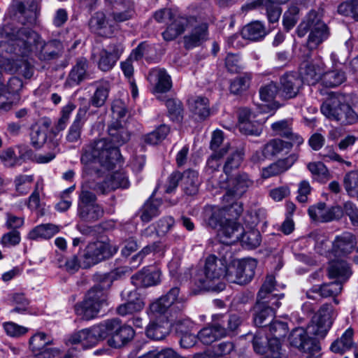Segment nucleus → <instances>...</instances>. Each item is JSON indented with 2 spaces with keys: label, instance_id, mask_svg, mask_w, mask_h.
Masks as SVG:
<instances>
[{
  "label": "nucleus",
  "instance_id": "obj_1",
  "mask_svg": "<svg viewBox=\"0 0 358 358\" xmlns=\"http://www.w3.org/2000/svg\"><path fill=\"white\" fill-rule=\"evenodd\" d=\"M0 35L8 38L15 50L22 56L34 53L41 61H50L59 57L62 44L57 40L43 41L34 31L27 27L16 29L10 24L0 29Z\"/></svg>",
  "mask_w": 358,
  "mask_h": 358
},
{
  "label": "nucleus",
  "instance_id": "obj_2",
  "mask_svg": "<svg viewBox=\"0 0 358 358\" xmlns=\"http://www.w3.org/2000/svg\"><path fill=\"white\" fill-rule=\"evenodd\" d=\"M180 289L175 287L150 305L149 314L155 320L146 328V335L153 340H162L185 308V299L179 296Z\"/></svg>",
  "mask_w": 358,
  "mask_h": 358
},
{
  "label": "nucleus",
  "instance_id": "obj_3",
  "mask_svg": "<svg viewBox=\"0 0 358 358\" xmlns=\"http://www.w3.org/2000/svg\"><path fill=\"white\" fill-rule=\"evenodd\" d=\"M110 141L101 138L92 142L84 148L81 162L89 164L97 161L101 166L112 169L122 161V155L118 148L129 140V133L119 122H113L108 127Z\"/></svg>",
  "mask_w": 358,
  "mask_h": 358
},
{
  "label": "nucleus",
  "instance_id": "obj_4",
  "mask_svg": "<svg viewBox=\"0 0 358 358\" xmlns=\"http://www.w3.org/2000/svg\"><path fill=\"white\" fill-rule=\"evenodd\" d=\"M228 145H224L218 152H215L208 159L204 170L205 176L213 183L217 185L225 190L222 195L223 201H237L247 192L248 189L253 185V180L245 173L236 175L233 180L227 184L224 180H220V167L222 164V158L227 153Z\"/></svg>",
  "mask_w": 358,
  "mask_h": 358
},
{
  "label": "nucleus",
  "instance_id": "obj_5",
  "mask_svg": "<svg viewBox=\"0 0 358 358\" xmlns=\"http://www.w3.org/2000/svg\"><path fill=\"white\" fill-rule=\"evenodd\" d=\"M188 27H191V30L183 37L184 46L186 49L199 47L208 39V23L206 18L201 15L179 14L162 32V37L166 41H173L183 34Z\"/></svg>",
  "mask_w": 358,
  "mask_h": 358
},
{
  "label": "nucleus",
  "instance_id": "obj_6",
  "mask_svg": "<svg viewBox=\"0 0 358 358\" xmlns=\"http://www.w3.org/2000/svg\"><path fill=\"white\" fill-rule=\"evenodd\" d=\"M284 287V285L276 283L273 275L266 276L258 292L257 303L254 307V322L256 326L266 327L267 322L273 320L275 310L281 305L280 300L284 297V294L275 292Z\"/></svg>",
  "mask_w": 358,
  "mask_h": 358
},
{
  "label": "nucleus",
  "instance_id": "obj_7",
  "mask_svg": "<svg viewBox=\"0 0 358 358\" xmlns=\"http://www.w3.org/2000/svg\"><path fill=\"white\" fill-rule=\"evenodd\" d=\"M227 267L224 259H219L214 255H209L205 260L203 268L198 270L192 278L195 292L203 290L220 292L224 290L225 284L220 279L224 274L227 277Z\"/></svg>",
  "mask_w": 358,
  "mask_h": 358
},
{
  "label": "nucleus",
  "instance_id": "obj_8",
  "mask_svg": "<svg viewBox=\"0 0 358 358\" xmlns=\"http://www.w3.org/2000/svg\"><path fill=\"white\" fill-rule=\"evenodd\" d=\"M309 33L307 41V52L306 57H311V50L316 49L329 36V31L327 24L322 21L320 15L315 10L310 11L296 29L299 37H303Z\"/></svg>",
  "mask_w": 358,
  "mask_h": 358
},
{
  "label": "nucleus",
  "instance_id": "obj_9",
  "mask_svg": "<svg viewBox=\"0 0 358 358\" xmlns=\"http://www.w3.org/2000/svg\"><path fill=\"white\" fill-rule=\"evenodd\" d=\"M107 301L108 291L100 285H95L88 291L83 301L75 306L76 313L83 320H92L103 306H107Z\"/></svg>",
  "mask_w": 358,
  "mask_h": 358
},
{
  "label": "nucleus",
  "instance_id": "obj_10",
  "mask_svg": "<svg viewBox=\"0 0 358 358\" xmlns=\"http://www.w3.org/2000/svg\"><path fill=\"white\" fill-rule=\"evenodd\" d=\"M322 113L331 120L343 126L354 125L358 123V113L346 103H342L338 98L331 97L321 106Z\"/></svg>",
  "mask_w": 358,
  "mask_h": 358
},
{
  "label": "nucleus",
  "instance_id": "obj_11",
  "mask_svg": "<svg viewBox=\"0 0 358 358\" xmlns=\"http://www.w3.org/2000/svg\"><path fill=\"white\" fill-rule=\"evenodd\" d=\"M243 210L242 203H232L227 213L228 218L217 228V235L222 243L231 245L238 241L243 234L244 227L236 221Z\"/></svg>",
  "mask_w": 358,
  "mask_h": 358
},
{
  "label": "nucleus",
  "instance_id": "obj_12",
  "mask_svg": "<svg viewBox=\"0 0 358 358\" xmlns=\"http://www.w3.org/2000/svg\"><path fill=\"white\" fill-rule=\"evenodd\" d=\"M117 248L108 241H96L89 243L85 247L83 255V268H89L102 261L112 257Z\"/></svg>",
  "mask_w": 358,
  "mask_h": 358
},
{
  "label": "nucleus",
  "instance_id": "obj_13",
  "mask_svg": "<svg viewBox=\"0 0 358 358\" xmlns=\"http://www.w3.org/2000/svg\"><path fill=\"white\" fill-rule=\"evenodd\" d=\"M257 262L253 259L235 260L227 270V280L232 283L246 284L255 275Z\"/></svg>",
  "mask_w": 358,
  "mask_h": 358
},
{
  "label": "nucleus",
  "instance_id": "obj_14",
  "mask_svg": "<svg viewBox=\"0 0 358 358\" xmlns=\"http://www.w3.org/2000/svg\"><path fill=\"white\" fill-rule=\"evenodd\" d=\"M124 51L122 43H111L105 48H102L96 59L98 69L103 72L110 71L116 65Z\"/></svg>",
  "mask_w": 358,
  "mask_h": 358
},
{
  "label": "nucleus",
  "instance_id": "obj_15",
  "mask_svg": "<svg viewBox=\"0 0 358 358\" xmlns=\"http://www.w3.org/2000/svg\"><path fill=\"white\" fill-rule=\"evenodd\" d=\"M28 344L34 358H52L59 352L56 348H46L54 344L53 339L43 331H37L32 335Z\"/></svg>",
  "mask_w": 358,
  "mask_h": 358
},
{
  "label": "nucleus",
  "instance_id": "obj_16",
  "mask_svg": "<svg viewBox=\"0 0 358 358\" xmlns=\"http://www.w3.org/2000/svg\"><path fill=\"white\" fill-rule=\"evenodd\" d=\"M333 308L330 304L323 305L313 316L308 325L309 332L315 336L324 338L332 324Z\"/></svg>",
  "mask_w": 358,
  "mask_h": 358
},
{
  "label": "nucleus",
  "instance_id": "obj_17",
  "mask_svg": "<svg viewBox=\"0 0 358 358\" xmlns=\"http://www.w3.org/2000/svg\"><path fill=\"white\" fill-rule=\"evenodd\" d=\"M289 342L291 347L301 352H319L321 349L318 342L310 337L302 327L295 328L292 331Z\"/></svg>",
  "mask_w": 358,
  "mask_h": 358
},
{
  "label": "nucleus",
  "instance_id": "obj_18",
  "mask_svg": "<svg viewBox=\"0 0 358 358\" xmlns=\"http://www.w3.org/2000/svg\"><path fill=\"white\" fill-rule=\"evenodd\" d=\"M268 330L270 332L268 335L269 336L268 350L270 355L273 358H280L281 356L280 339L285 337L288 332L287 324L276 320L270 324Z\"/></svg>",
  "mask_w": 358,
  "mask_h": 358
},
{
  "label": "nucleus",
  "instance_id": "obj_19",
  "mask_svg": "<svg viewBox=\"0 0 358 358\" xmlns=\"http://www.w3.org/2000/svg\"><path fill=\"white\" fill-rule=\"evenodd\" d=\"M308 214L314 221L327 222L340 219L343 210L338 205L327 207L325 203H317L308 208Z\"/></svg>",
  "mask_w": 358,
  "mask_h": 358
},
{
  "label": "nucleus",
  "instance_id": "obj_20",
  "mask_svg": "<svg viewBox=\"0 0 358 358\" xmlns=\"http://www.w3.org/2000/svg\"><path fill=\"white\" fill-rule=\"evenodd\" d=\"M303 85L296 72H287L280 78L279 95L285 99L295 98Z\"/></svg>",
  "mask_w": 358,
  "mask_h": 358
},
{
  "label": "nucleus",
  "instance_id": "obj_21",
  "mask_svg": "<svg viewBox=\"0 0 358 358\" xmlns=\"http://www.w3.org/2000/svg\"><path fill=\"white\" fill-rule=\"evenodd\" d=\"M232 203L227 205L207 204L203 209V217L206 224L213 229H217L228 218L227 213Z\"/></svg>",
  "mask_w": 358,
  "mask_h": 358
},
{
  "label": "nucleus",
  "instance_id": "obj_22",
  "mask_svg": "<svg viewBox=\"0 0 358 358\" xmlns=\"http://www.w3.org/2000/svg\"><path fill=\"white\" fill-rule=\"evenodd\" d=\"M152 86V92L155 94L166 93L172 88V80L164 69H152L147 77Z\"/></svg>",
  "mask_w": 358,
  "mask_h": 358
},
{
  "label": "nucleus",
  "instance_id": "obj_23",
  "mask_svg": "<svg viewBox=\"0 0 358 358\" xmlns=\"http://www.w3.org/2000/svg\"><path fill=\"white\" fill-rule=\"evenodd\" d=\"M162 271L154 266L144 267L132 275L131 282L136 287L156 286L161 282Z\"/></svg>",
  "mask_w": 358,
  "mask_h": 358
},
{
  "label": "nucleus",
  "instance_id": "obj_24",
  "mask_svg": "<svg viewBox=\"0 0 358 358\" xmlns=\"http://www.w3.org/2000/svg\"><path fill=\"white\" fill-rule=\"evenodd\" d=\"M293 146L291 142L284 141L275 138L265 144L261 151H256L252 156V161L260 162L265 158L271 157L280 154L285 150H289Z\"/></svg>",
  "mask_w": 358,
  "mask_h": 358
},
{
  "label": "nucleus",
  "instance_id": "obj_25",
  "mask_svg": "<svg viewBox=\"0 0 358 358\" xmlns=\"http://www.w3.org/2000/svg\"><path fill=\"white\" fill-rule=\"evenodd\" d=\"M130 186L128 176L123 171H117L107 177L102 182L96 185V192L107 194L117 188L127 189Z\"/></svg>",
  "mask_w": 358,
  "mask_h": 358
},
{
  "label": "nucleus",
  "instance_id": "obj_26",
  "mask_svg": "<svg viewBox=\"0 0 358 358\" xmlns=\"http://www.w3.org/2000/svg\"><path fill=\"white\" fill-rule=\"evenodd\" d=\"M91 31L102 37H111L116 29L115 26L107 20L103 13H96L90 20Z\"/></svg>",
  "mask_w": 358,
  "mask_h": 358
},
{
  "label": "nucleus",
  "instance_id": "obj_27",
  "mask_svg": "<svg viewBox=\"0 0 358 358\" xmlns=\"http://www.w3.org/2000/svg\"><path fill=\"white\" fill-rule=\"evenodd\" d=\"M175 326L177 332L181 334L180 344L182 348H189L196 344L198 337L189 332L194 326L189 319H180L178 317Z\"/></svg>",
  "mask_w": 358,
  "mask_h": 358
},
{
  "label": "nucleus",
  "instance_id": "obj_28",
  "mask_svg": "<svg viewBox=\"0 0 358 358\" xmlns=\"http://www.w3.org/2000/svg\"><path fill=\"white\" fill-rule=\"evenodd\" d=\"M254 115L250 111L244 108L240 111L238 116V128L241 133L246 135L259 136L261 133L262 121L253 120Z\"/></svg>",
  "mask_w": 358,
  "mask_h": 358
},
{
  "label": "nucleus",
  "instance_id": "obj_29",
  "mask_svg": "<svg viewBox=\"0 0 358 358\" xmlns=\"http://www.w3.org/2000/svg\"><path fill=\"white\" fill-rule=\"evenodd\" d=\"M197 337L203 344L210 345L220 338L226 337V331L220 326L213 315L211 324L201 329L197 334Z\"/></svg>",
  "mask_w": 358,
  "mask_h": 358
},
{
  "label": "nucleus",
  "instance_id": "obj_30",
  "mask_svg": "<svg viewBox=\"0 0 358 358\" xmlns=\"http://www.w3.org/2000/svg\"><path fill=\"white\" fill-rule=\"evenodd\" d=\"M297 159L298 155L296 154H292L286 158L278 159L262 169V176L264 178H268L280 175L290 169Z\"/></svg>",
  "mask_w": 358,
  "mask_h": 358
},
{
  "label": "nucleus",
  "instance_id": "obj_31",
  "mask_svg": "<svg viewBox=\"0 0 358 358\" xmlns=\"http://www.w3.org/2000/svg\"><path fill=\"white\" fill-rule=\"evenodd\" d=\"M356 244V237L352 233L345 231L335 238L333 252L336 256H345L352 252Z\"/></svg>",
  "mask_w": 358,
  "mask_h": 358
},
{
  "label": "nucleus",
  "instance_id": "obj_32",
  "mask_svg": "<svg viewBox=\"0 0 358 358\" xmlns=\"http://www.w3.org/2000/svg\"><path fill=\"white\" fill-rule=\"evenodd\" d=\"M271 129L275 135L289 138L292 143L300 145L303 138L292 131V120L285 119L275 122L271 124Z\"/></svg>",
  "mask_w": 358,
  "mask_h": 358
},
{
  "label": "nucleus",
  "instance_id": "obj_33",
  "mask_svg": "<svg viewBox=\"0 0 358 358\" xmlns=\"http://www.w3.org/2000/svg\"><path fill=\"white\" fill-rule=\"evenodd\" d=\"M304 57L306 59L301 64L299 76L302 83L304 82L308 85H315L322 79V69L318 64L308 62L306 55Z\"/></svg>",
  "mask_w": 358,
  "mask_h": 358
},
{
  "label": "nucleus",
  "instance_id": "obj_34",
  "mask_svg": "<svg viewBox=\"0 0 358 358\" xmlns=\"http://www.w3.org/2000/svg\"><path fill=\"white\" fill-rule=\"evenodd\" d=\"M66 343L67 345H80L82 349L94 346L97 343V341L94 334L93 327L90 329H82L71 334L66 339Z\"/></svg>",
  "mask_w": 358,
  "mask_h": 358
},
{
  "label": "nucleus",
  "instance_id": "obj_35",
  "mask_svg": "<svg viewBox=\"0 0 358 358\" xmlns=\"http://www.w3.org/2000/svg\"><path fill=\"white\" fill-rule=\"evenodd\" d=\"M136 294H137L136 291H123L122 292V296L123 298L127 296L128 298V301L127 303L120 305L117 308V313L120 315L126 316L128 315H132L141 311L143 308L144 303L141 299H132V296H136Z\"/></svg>",
  "mask_w": 358,
  "mask_h": 358
},
{
  "label": "nucleus",
  "instance_id": "obj_36",
  "mask_svg": "<svg viewBox=\"0 0 358 358\" xmlns=\"http://www.w3.org/2000/svg\"><path fill=\"white\" fill-rule=\"evenodd\" d=\"M87 107L80 108L78 110L76 117L68 130L66 136L67 141L75 143L80 138L82 129L87 120Z\"/></svg>",
  "mask_w": 358,
  "mask_h": 358
},
{
  "label": "nucleus",
  "instance_id": "obj_37",
  "mask_svg": "<svg viewBox=\"0 0 358 358\" xmlns=\"http://www.w3.org/2000/svg\"><path fill=\"white\" fill-rule=\"evenodd\" d=\"M120 325L121 322L118 318H113L107 320L98 325L93 326L94 334L96 336V341L98 342L108 336L113 338Z\"/></svg>",
  "mask_w": 358,
  "mask_h": 358
},
{
  "label": "nucleus",
  "instance_id": "obj_38",
  "mask_svg": "<svg viewBox=\"0 0 358 358\" xmlns=\"http://www.w3.org/2000/svg\"><path fill=\"white\" fill-rule=\"evenodd\" d=\"M182 187L184 193L188 196L196 195L200 185L199 173L196 171L188 169L182 173Z\"/></svg>",
  "mask_w": 358,
  "mask_h": 358
},
{
  "label": "nucleus",
  "instance_id": "obj_39",
  "mask_svg": "<svg viewBox=\"0 0 358 358\" xmlns=\"http://www.w3.org/2000/svg\"><path fill=\"white\" fill-rule=\"evenodd\" d=\"M60 231L58 225L48 223L34 227L27 234L29 240L50 239Z\"/></svg>",
  "mask_w": 358,
  "mask_h": 358
},
{
  "label": "nucleus",
  "instance_id": "obj_40",
  "mask_svg": "<svg viewBox=\"0 0 358 358\" xmlns=\"http://www.w3.org/2000/svg\"><path fill=\"white\" fill-rule=\"evenodd\" d=\"M267 34L264 24L260 21L252 22L242 29L241 35L243 38L257 41L264 38Z\"/></svg>",
  "mask_w": 358,
  "mask_h": 358
},
{
  "label": "nucleus",
  "instance_id": "obj_41",
  "mask_svg": "<svg viewBox=\"0 0 358 358\" xmlns=\"http://www.w3.org/2000/svg\"><path fill=\"white\" fill-rule=\"evenodd\" d=\"M87 67V60L83 57L79 58L70 71L66 83L70 86L80 84L86 78Z\"/></svg>",
  "mask_w": 358,
  "mask_h": 358
},
{
  "label": "nucleus",
  "instance_id": "obj_42",
  "mask_svg": "<svg viewBox=\"0 0 358 358\" xmlns=\"http://www.w3.org/2000/svg\"><path fill=\"white\" fill-rule=\"evenodd\" d=\"M79 216L86 221H94L103 215V209L97 203H78Z\"/></svg>",
  "mask_w": 358,
  "mask_h": 358
},
{
  "label": "nucleus",
  "instance_id": "obj_43",
  "mask_svg": "<svg viewBox=\"0 0 358 358\" xmlns=\"http://www.w3.org/2000/svg\"><path fill=\"white\" fill-rule=\"evenodd\" d=\"M214 318L217 320L220 326L225 330L226 337L236 331L242 322L241 317L237 314L229 315L215 314Z\"/></svg>",
  "mask_w": 358,
  "mask_h": 358
},
{
  "label": "nucleus",
  "instance_id": "obj_44",
  "mask_svg": "<svg viewBox=\"0 0 358 358\" xmlns=\"http://www.w3.org/2000/svg\"><path fill=\"white\" fill-rule=\"evenodd\" d=\"M134 336V331L130 324H121L117 333L114 334L113 338H110L108 342L111 347L120 348L131 341Z\"/></svg>",
  "mask_w": 358,
  "mask_h": 358
},
{
  "label": "nucleus",
  "instance_id": "obj_45",
  "mask_svg": "<svg viewBox=\"0 0 358 358\" xmlns=\"http://www.w3.org/2000/svg\"><path fill=\"white\" fill-rule=\"evenodd\" d=\"M328 274L330 278H338L343 283L350 278L351 272L346 262L338 260L331 262Z\"/></svg>",
  "mask_w": 358,
  "mask_h": 358
},
{
  "label": "nucleus",
  "instance_id": "obj_46",
  "mask_svg": "<svg viewBox=\"0 0 358 358\" xmlns=\"http://www.w3.org/2000/svg\"><path fill=\"white\" fill-rule=\"evenodd\" d=\"M94 85L95 90L90 99V103L96 108H100L105 104L108 97L109 84L108 82H96Z\"/></svg>",
  "mask_w": 358,
  "mask_h": 358
},
{
  "label": "nucleus",
  "instance_id": "obj_47",
  "mask_svg": "<svg viewBox=\"0 0 358 358\" xmlns=\"http://www.w3.org/2000/svg\"><path fill=\"white\" fill-rule=\"evenodd\" d=\"M189 107L191 111L200 120H205L210 115L209 101L206 97L198 96L189 101Z\"/></svg>",
  "mask_w": 358,
  "mask_h": 358
},
{
  "label": "nucleus",
  "instance_id": "obj_48",
  "mask_svg": "<svg viewBox=\"0 0 358 358\" xmlns=\"http://www.w3.org/2000/svg\"><path fill=\"white\" fill-rule=\"evenodd\" d=\"M244 153L242 150H236L231 153L227 159L223 166V171L226 175L224 180H227V184L229 183V180L234 178H229V176L231 171L238 169L243 160Z\"/></svg>",
  "mask_w": 358,
  "mask_h": 358
},
{
  "label": "nucleus",
  "instance_id": "obj_49",
  "mask_svg": "<svg viewBox=\"0 0 358 358\" xmlns=\"http://www.w3.org/2000/svg\"><path fill=\"white\" fill-rule=\"evenodd\" d=\"M138 213L142 222H149L160 215V205L159 203H143Z\"/></svg>",
  "mask_w": 358,
  "mask_h": 358
},
{
  "label": "nucleus",
  "instance_id": "obj_50",
  "mask_svg": "<svg viewBox=\"0 0 358 358\" xmlns=\"http://www.w3.org/2000/svg\"><path fill=\"white\" fill-rule=\"evenodd\" d=\"M346 80L345 73L341 70H332L325 73L322 77V81L327 87H335Z\"/></svg>",
  "mask_w": 358,
  "mask_h": 358
},
{
  "label": "nucleus",
  "instance_id": "obj_51",
  "mask_svg": "<svg viewBox=\"0 0 358 358\" xmlns=\"http://www.w3.org/2000/svg\"><path fill=\"white\" fill-rule=\"evenodd\" d=\"M266 333V330L264 329H259L256 334L255 335L252 340V345L254 350L256 353L259 355H266L269 354V345L268 340L269 336H264Z\"/></svg>",
  "mask_w": 358,
  "mask_h": 358
},
{
  "label": "nucleus",
  "instance_id": "obj_52",
  "mask_svg": "<svg viewBox=\"0 0 358 358\" xmlns=\"http://www.w3.org/2000/svg\"><path fill=\"white\" fill-rule=\"evenodd\" d=\"M289 0H267L266 16L269 23H277L282 13L280 4L285 3Z\"/></svg>",
  "mask_w": 358,
  "mask_h": 358
},
{
  "label": "nucleus",
  "instance_id": "obj_53",
  "mask_svg": "<svg viewBox=\"0 0 358 358\" xmlns=\"http://www.w3.org/2000/svg\"><path fill=\"white\" fill-rule=\"evenodd\" d=\"M170 131V129L165 124L159 126L155 130L145 135L143 138L145 143L157 145L164 141Z\"/></svg>",
  "mask_w": 358,
  "mask_h": 358
},
{
  "label": "nucleus",
  "instance_id": "obj_54",
  "mask_svg": "<svg viewBox=\"0 0 358 358\" xmlns=\"http://www.w3.org/2000/svg\"><path fill=\"white\" fill-rule=\"evenodd\" d=\"M343 185L348 194L358 199V171L348 173L344 177Z\"/></svg>",
  "mask_w": 358,
  "mask_h": 358
},
{
  "label": "nucleus",
  "instance_id": "obj_55",
  "mask_svg": "<svg viewBox=\"0 0 358 358\" xmlns=\"http://www.w3.org/2000/svg\"><path fill=\"white\" fill-rule=\"evenodd\" d=\"M299 19V8L296 5H290L282 17V24L287 31L292 29Z\"/></svg>",
  "mask_w": 358,
  "mask_h": 358
},
{
  "label": "nucleus",
  "instance_id": "obj_56",
  "mask_svg": "<svg viewBox=\"0 0 358 358\" xmlns=\"http://www.w3.org/2000/svg\"><path fill=\"white\" fill-rule=\"evenodd\" d=\"M342 290V282L336 280L330 283L321 285L319 288L315 287L314 292H318L322 297H329L338 294Z\"/></svg>",
  "mask_w": 358,
  "mask_h": 358
},
{
  "label": "nucleus",
  "instance_id": "obj_57",
  "mask_svg": "<svg viewBox=\"0 0 358 358\" xmlns=\"http://www.w3.org/2000/svg\"><path fill=\"white\" fill-rule=\"evenodd\" d=\"M57 264L59 268H64L71 273L76 272L80 267L78 257L76 255L67 258L59 255L57 258Z\"/></svg>",
  "mask_w": 358,
  "mask_h": 358
},
{
  "label": "nucleus",
  "instance_id": "obj_58",
  "mask_svg": "<svg viewBox=\"0 0 358 358\" xmlns=\"http://www.w3.org/2000/svg\"><path fill=\"white\" fill-rule=\"evenodd\" d=\"M2 327L6 334L10 338H20L29 331L27 327L14 322H5L2 324Z\"/></svg>",
  "mask_w": 358,
  "mask_h": 358
},
{
  "label": "nucleus",
  "instance_id": "obj_59",
  "mask_svg": "<svg viewBox=\"0 0 358 358\" xmlns=\"http://www.w3.org/2000/svg\"><path fill=\"white\" fill-rule=\"evenodd\" d=\"M307 167L313 175L317 177L320 181L325 182L329 179V170L322 162H310L307 165Z\"/></svg>",
  "mask_w": 358,
  "mask_h": 358
},
{
  "label": "nucleus",
  "instance_id": "obj_60",
  "mask_svg": "<svg viewBox=\"0 0 358 358\" xmlns=\"http://www.w3.org/2000/svg\"><path fill=\"white\" fill-rule=\"evenodd\" d=\"M239 241L250 249L256 248L260 245L261 235L257 230H250L248 232L244 230Z\"/></svg>",
  "mask_w": 358,
  "mask_h": 358
},
{
  "label": "nucleus",
  "instance_id": "obj_61",
  "mask_svg": "<svg viewBox=\"0 0 358 358\" xmlns=\"http://www.w3.org/2000/svg\"><path fill=\"white\" fill-rule=\"evenodd\" d=\"M278 93L279 94V88L274 82H270L259 89L260 99L266 102L273 101Z\"/></svg>",
  "mask_w": 358,
  "mask_h": 358
},
{
  "label": "nucleus",
  "instance_id": "obj_62",
  "mask_svg": "<svg viewBox=\"0 0 358 358\" xmlns=\"http://www.w3.org/2000/svg\"><path fill=\"white\" fill-rule=\"evenodd\" d=\"M21 241V234L17 230H11L3 234L0 243L3 248H13L18 245Z\"/></svg>",
  "mask_w": 358,
  "mask_h": 358
},
{
  "label": "nucleus",
  "instance_id": "obj_63",
  "mask_svg": "<svg viewBox=\"0 0 358 358\" xmlns=\"http://www.w3.org/2000/svg\"><path fill=\"white\" fill-rule=\"evenodd\" d=\"M0 159L5 166L13 167L21 164V158L17 157L13 148H9L0 152Z\"/></svg>",
  "mask_w": 358,
  "mask_h": 358
},
{
  "label": "nucleus",
  "instance_id": "obj_64",
  "mask_svg": "<svg viewBox=\"0 0 358 358\" xmlns=\"http://www.w3.org/2000/svg\"><path fill=\"white\" fill-rule=\"evenodd\" d=\"M265 219V212L264 210H258L254 212H248L244 216V222L250 229L253 228L257 224L264 221Z\"/></svg>",
  "mask_w": 358,
  "mask_h": 358
}]
</instances>
